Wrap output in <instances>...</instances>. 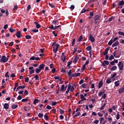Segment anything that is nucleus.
Here are the masks:
<instances>
[{"mask_svg": "<svg viewBox=\"0 0 124 124\" xmlns=\"http://www.w3.org/2000/svg\"><path fill=\"white\" fill-rule=\"evenodd\" d=\"M117 65L118 66L119 70L122 71L124 70V62H119Z\"/></svg>", "mask_w": 124, "mask_h": 124, "instance_id": "f257e3e1", "label": "nucleus"}, {"mask_svg": "<svg viewBox=\"0 0 124 124\" xmlns=\"http://www.w3.org/2000/svg\"><path fill=\"white\" fill-rule=\"evenodd\" d=\"M8 61V58L5 57V56L3 55L0 59V62H6Z\"/></svg>", "mask_w": 124, "mask_h": 124, "instance_id": "f03ea898", "label": "nucleus"}, {"mask_svg": "<svg viewBox=\"0 0 124 124\" xmlns=\"http://www.w3.org/2000/svg\"><path fill=\"white\" fill-rule=\"evenodd\" d=\"M62 27L61 25H58L55 27H54V25H52L50 27H48V29H51V30H57V29H59V28H61Z\"/></svg>", "mask_w": 124, "mask_h": 124, "instance_id": "7ed1b4c3", "label": "nucleus"}, {"mask_svg": "<svg viewBox=\"0 0 124 124\" xmlns=\"http://www.w3.org/2000/svg\"><path fill=\"white\" fill-rule=\"evenodd\" d=\"M72 71L71 70H69V72L68 73V76L69 77V79L71 80V79H72L73 78V74H72Z\"/></svg>", "mask_w": 124, "mask_h": 124, "instance_id": "20e7f679", "label": "nucleus"}, {"mask_svg": "<svg viewBox=\"0 0 124 124\" xmlns=\"http://www.w3.org/2000/svg\"><path fill=\"white\" fill-rule=\"evenodd\" d=\"M102 66L105 67L106 65H109V61L105 60L101 62Z\"/></svg>", "mask_w": 124, "mask_h": 124, "instance_id": "39448f33", "label": "nucleus"}, {"mask_svg": "<svg viewBox=\"0 0 124 124\" xmlns=\"http://www.w3.org/2000/svg\"><path fill=\"white\" fill-rule=\"evenodd\" d=\"M89 40H90L92 42H94V41H95V39H94V37H93V34H90Z\"/></svg>", "mask_w": 124, "mask_h": 124, "instance_id": "423d86ee", "label": "nucleus"}, {"mask_svg": "<svg viewBox=\"0 0 124 124\" xmlns=\"http://www.w3.org/2000/svg\"><path fill=\"white\" fill-rule=\"evenodd\" d=\"M29 70H30V74H33L34 73V70L33 69V67H29Z\"/></svg>", "mask_w": 124, "mask_h": 124, "instance_id": "0eeeda50", "label": "nucleus"}, {"mask_svg": "<svg viewBox=\"0 0 124 124\" xmlns=\"http://www.w3.org/2000/svg\"><path fill=\"white\" fill-rule=\"evenodd\" d=\"M110 47L108 46L105 50V52H103V54L104 56H106V55L108 54V51H109V50H110Z\"/></svg>", "mask_w": 124, "mask_h": 124, "instance_id": "6e6552de", "label": "nucleus"}, {"mask_svg": "<svg viewBox=\"0 0 124 124\" xmlns=\"http://www.w3.org/2000/svg\"><path fill=\"white\" fill-rule=\"evenodd\" d=\"M124 93V85H123V87L120 88L119 90V93L121 94V93Z\"/></svg>", "mask_w": 124, "mask_h": 124, "instance_id": "1a4fd4ad", "label": "nucleus"}, {"mask_svg": "<svg viewBox=\"0 0 124 124\" xmlns=\"http://www.w3.org/2000/svg\"><path fill=\"white\" fill-rule=\"evenodd\" d=\"M34 24L36 25V29H40L41 28V25L38 22L35 21L34 22Z\"/></svg>", "mask_w": 124, "mask_h": 124, "instance_id": "9d476101", "label": "nucleus"}, {"mask_svg": "<svg viewBox=\"0 0 124 124\" xmlns=\"http://www.w3.org/2000/svg\"><path fill=\"white\" fill-rule=\"evenodd\" d=\"M103 86V80H101L98 83V89H100Z\"/></svg>", "mask_w": 124, "mask_h": 124, "instance_id": "9b49d317", "label": "nucleus"}, {"mask_svg": "<svg viewBox=\"0 0 124 124\" xmlns=\"http://www.w3.org/2000/svg\"><path fill=\"white\" fill-rule=\"evenodd\" d=\"M38 67L41 70H42V69H44V68L45 67V64L43 63L41 64Z\"/></svg>", "mask_w": 124, "mask_h": 124, "instance_id": "f8f14e48", "label": "nucleus"}, {"mask_svg": "<svg viewBox=\"0 0 124 124\" xmlns=\"http://www.w3.org/2000/svg\"><path fill=\"white\" fill-rule=\"evenodd\" d=\"M16 35L17 38H20L21 37V31H18L16 32Z\"/></svg>", "mask_w": 124, "mask_h": 124, "instance_id": "ddd939ff", "label": "nucleus"}, {"mask_svg": "<svg viewBox=\"0 0 124 124\" xmlns=\"http://www.w3.org/2000/svg\"><path fill=\"white\" fill-rule=\"evenodd\" d=\"M117 69H118V67H117V66H113L110 69V70L111 71H115V70H117Z\"/></svg>", "mask_w": 124, "mask_h": 124, "instance_id": "4468645a", "label": "nucleus"}, {"mask_svg": "<svg viewBox=\"0 0 124 124\" xmlns=\"http://www.w3.org/2000/svg\"><path fill=\"white\" fill-rule=\"evenodd\" d=\"M3 108L6 109H9V104L5 103L3 105Z\"/></svg>", "mask_w": 124, "mask_h": 124, "instance_id": "2eb2a0df", "label": "nucleus"}, {"mask_svg": "<svg viewBox=\"0 0 124 124\" xmlns=\"http://www.w3.org/2000/svg\"><path fill=\"white\" fill-rule=\"evenodd\" d=\"M81 75V73H75L74 74H73V77H78Z\"/></svg>", "mask_w": 124, "mask_h": 124, "instance_id": "dca6fc26", "label": "nucleus"}, {"mask_svg": "<svg viewBox=\"0 0 124 124\" xmlns=\"http://www.w3.org/2000/svg\"><path fill=\"white\" fill-rule=\"evenodd\" d=\"M79 60V56H76L73 60V62H77Z\"/></svg>", "mask_w": 124, "mask_h": 124, "instance_id": "f3484780", "label": "nucleus"}, {"mask_svg": "<svg viewBox=\"0 0 124 124\" xmlns=\"http://www.w3.org/2000/svg\"><path fill=\"white\" fill-rule=\"evenodd\" d=\"M122 54V51H119L118 53H116V56H115V58H117L119 59L121 57V55Z\"/></svg>", "mask_w": 124, "mask_h": 124, "instance_id": "a211bd4d", "label": "nucleus"}, {"mask_svg": "<svg viewBox=\"0 0 124 124\" xmlns=\"http://www.w3.org/2000/svg\"><path fill=\"white\" fill-rule=\"evenodd\" d=\"M53 25H59V20H54L52 21Z\"/></svg>", "mask_w": 124, "mask_h": 124, "instance_id": "6ab92c4d", "label": "nucleus"}, {"mask_svg": "<svg viewBox=\"0 0 124 124\" xmlns=\"http://www.w3.org/2000/svg\"><path fill=\"white\" fill-rule=\"evenodd\" d=\"M119 44H120V42H119V41H116L115 43H114L112 45V47H116V46L119 45Z\"/></svg>", "mask_w": 124, "mask_h": 124, "instance_id": "aec40b11", "label": "nucleus"}, {"mask_svg": "<svg viewBox=\"0 0 124 124\" xmlns=\"http://www.w3.org/2000/svg\"><path fill=\"white\" fill-rule=\"evenodd\" d=\"M61 61H62L63 62H65V61H66V56H61Z\"/></svg>", "mask_w": 124, "mask_h": 124, "instance_id": "412c9836", "label": "nucleus"}, {"mask_svg": "<svg viewBox=\"0 0 124 124\" xmlns=\"http://www.w3.org/2000/svg\"><path fill=\"white\" fill-rule=\"evenodd\" d=\"M124 4V1L122 0L119 2V3L118 4V6H122Z\"/></svg>", "mask_w": 124, "mask_h": 124, "instance_id": "4be33fe9", "label": "nucleus"}, {"mask_svg": "<svg viewBox=\"0 0 124 124\" xmlns=\"http://www.w3.org/2000/svg\"><path fill=\"white\" fill-rule=\"evenodd\" d=\"M79 116H81L80 112H78L75 115H74L73 118H76V117H78Z\"/></svg>", "mask_w": 124, "mask_h": 124, "instance_id": "5701e85b", "label": "nucleus"}, {"mask_svg": "<svg viewBox=\"0 0 124 124\" xmlns=\"http://www.w3.org/2000/svg\"><path fill=\"white\" fill-rule=\"evenodd\" d=\"M81 87L84 89H88V84L84 83L81 85Z\"/></svg>", "mask_w": 124, "mask_h": 124, "instance_id": "b1692460", "label": "nucleus"}, {"mask_svg": "<svg viewBox=\"0 0 124 124\" xmlns=\"http://www.w3.org/2000/svg\"><path fill=\"white\" fill-rule=\"evenodd\" d=\"M16 108H18V105L13 104L12 105V109H16Z\"/></svg>", "mask_w": 124, "mask_h": 124, "instance_id": "393cba45", "label": "nucleus"}, {"mask_svg": "<svg viewBox=\"0 0 124 124\" xmlns=\"http://www.w3.org/2000/svg\"><path fill=\"white\" fill-rule=\"evenodd\" d=\"M113 43H114V42L113 41V39H111L108 43V45L109 46H111L112 45V44H113Z\"/></svg>", "mask_w": 124, "mask_h": 124, "instance_id": "a878e982", "label": "nucleus"}, {"mask_svg": "<svg viewBox=\"0 0 124 124\" xmlns=\"http://www.w3.org/2000/svg\"><path fill=\"white\" fill-rule=\"evenodd\" d=\"M34 78H35V81H39V77L38 76V75H36Z\"/></svg>", "mask_w": 124, "mask_h": 124, "instance_id": "bb28decb", "label": "nucleus"}, {"mask_svg": "<svg viewBox=\"0 0 124 124\" xmlns=\"http://www.w3.org/2000/svg\"><path fill=\"white\" fill-rule=\"evenodd\" d=\"M65 88H64V85H62L61 88V92H64Z\"/></svg>", "mask_w": 124, "mask_h": 124, "instance_id": "cd10ccee", "label": "nucleus"}, {"mask_svg": "<svg viewBox=\"0 0 124 124\" xmlns=\"http://www.w3.org/2000/svg\"><path fill=\"white\" fill-rule=\"evenodd\" d=\"M41 71V70H40V69L39 68H36L35 69V72L36 73H37V74H39V73Z\"/></svg>", "mask_w": 124, "mask_h": 124, "instance_id": "c85d7f7f", "label": "nucleus"}, {"mask_svg": "<svg viewBox=\"0 0 124 124\" xmlns=\"http://www.w3.org/2000/svg\"><path fill=\"white\" fill-rule=\"evenodd\" d=\"M116 75H117V73H116V72H114V73H113V74L112 75H111V79H113L114 78H115V77H116Z\"/></svg>", "mask_w": 124, "mask_h": 124, "instance_id": "c756f323", "label": "nucleus"}, {"mask_svg": "<svg viewBox=\"0 0 124 124\" xmlns=\"http://www.w3.org/2000/svg\"><path fill=\"white\" fill-rule=\"evenodd\" d=\"M26 39H31V36L30 35H27L25 36Z\"/></svg>", "mask_w": 124, "mask_h": 124, "instance_id": "7c9ffc66", "label": "nucleus"}, {"mask_svg": "<svg viewBox=\"0 0 124 124\" xmlns=\"http://www.w3.org/2000/svg\"><path fill=\"white\" fill-rule=\"evenodd\" d=\"M32 32H33L34 33H35L36 32H38L39 31L38 29H33L31 30Z\"/></svg>", "mask_w": 124, "mask_h": 124, "instance_id": "2f4dec72", "label": "nucleus"}, {"mask_svg": "<svg viewBox=\"0 0 124 124\" xmlns=\"http://www.w3.org/2000/svg\"><path fill=\"white\" fill-rule=\"evenodd\" d=\"M58 48H55V46L53 47V52H54V53H55V54H56L57 53V52H58Z\"/></svg>", "mask_w": 124, "mask_h": 124, "instance_id": "473e14b6", "label": "nucleus"}, {"mask_svg": "<svg viewBox=\"0 0 124 124\" xmlns=\"http://www.w3.org/2000/svg\"><path fill=\"white\" fill-rule=\"evenodd\" d=\"M119 82H120V81L118 80L117 81H115L114 82L115 87H119V86L120 85V83H119Z\"/></svg>", "mask_w": 124, "mask_h": 124, "instance_id": "72a5a7b5", "label": "nucleus"}, {"mask_svg": "<svg viewBox=\"0 0 124 124\" xmlns=\"http://www.w3.org/2000/svg\"><path fill=\"white\" fill-rule=\"evenodd\" d=\"M80 98L81 99H83V100H87V99L85 98L84 95L82 94H80Z\"/></svg>", "mask_w": 124, "mask_h": 124, "instance_id": "f704fd0d", "label": "nucleus"}, {"mask_svg": "<svg viewBox=\"0 0 124 124\" xmlns=\"http://www.w3.org/2000/svg\"><path fill=\"white\" fill-rule=\"evenodd\" d=\"M106 83H107V84H110V83H112V80H111V79L108 78L106 80Z\"/></svg>", "mask_w": 124, "mask_h": 124, "instance_id": "c9c22d12", "label": "nucleus"}, {"mask_svg": "<svg viewBox=\"0 0 124 124\" xmlns=\"http://www.w3.org/2000/svg\"><path fill=\"white\" fill-rule=\"evenodd\" d=\"M27 101H29V99H28V97L26 98H24L22 99L21 102H26Z\"/></svg>", "mask_w": 124, "mask_h": 124, "instance_id": "e433bc0d", "label": "nucleus"}, {"mask_svg": "<svg viewBox=\"0 0 124 124\" xmlns=\"http://www.w3.org/2000/svg\"><path fill=\"white\" fill-rule=\"evenodd\" d=\"M87 51H91L92 50V46H89L86 47Z\"/></svg>", "mask_w": 124, "mask_h": 124, "instance_id": "4c0bfd02", "label": "nucleus"}, {"mask_svg": "<svg viewBox=\"0 0 124 124\" xmlns=\"http://www.w3.org/2000/svg\"><path fill=\"white\" fill-rule=\"evenodd\" d=\"M99 18H100L99 16L96 15L94 17V20H96L98 21V20H99Z\"/></svg>", "mask_w": 124, "mask_h": 124, "instance_id": "58836bf2", "label": "nucleus"}, {"mask_svg": "<svg viewBox=\"0 0 124 124\" xmlns=\"http://www.w3.org/2000/svg\"><path fill=\"white\" fill-rule=\"evenodd\" d=\"M105 93V91H104L103 92H99L98 93L99 96H101V95H102L103 94V93Z\"/></svg>", "mask_w": 124, "mask_h": 124, "instance_id": "ea45409f", "label": "nucleus"}, {"mask_svg": "<svg viewBox=\"0 0 124 124\" xmlns=\"http://www.w3.org/2000/svg\"><path fill=\"white\" fill-rule=\"evenodd\" d=\"M82 39H83V35H81L79 37V38L78 39V41L80 42L82 41Z\"/></svg>", "mask_w": 124, "mask_h": 124, "instance_id": "a19ab883", "label": "nucleus"}, {"mask_svg": "<svg viewBox=\"0 0 124 124\" xmlns=\"http://www.w3.org/2000/svg\"><path fill=\"white\" fill-rule=\"evenodd\" d=\"M118 34H119V35H122L124 37V32L119 31L118 32Z\"/></svg>", "mask_w": 124, "mask_h": 124, "instance_id": "79ce46f5", "label": "nucleus"}, {"mask_svg": "<svg viewBox=\"0 0 124 124\" xmlns=\"http://www.w3.org/2000/svg\"><path fill=\"white\" fill-rule=\"evenodd\" d=\"M117 52V50H115V51L112 53V55H113V57H115V58H116V57H117V56H116Z\"/></svg>", "mask_w": 124, "mask_h": 124, "instance_id": "37998d69", "label": "nucleus"}, {"mask_svg": "<svg viewBox=\"0 0 124 124\" xmlns=\"http://www.w3.org/2000/svg\"><path fill=\"white\" fill-rule=\"evenodd\" d=\"M17 9H18V6H17V5H16L14 6V7L13 9V10L16 11V10H17Z\"/></svg>", "mask_w": 124, "mask_h": 124, "instance_id": "c03bdc74", "label": "nucleus"}, {"mask_svg": "<svg viewBox=\"0 0 124 124\" xmlns=\"http://www.w3.org/2000/svg\"><path fill=\"white\" fill-rule=\"evenodd\" d=\"M49 6H50V7H51V8H55V7H56V6H55V5H54L53 4H52L51 3H49Z\"/></svg>", "mask_w": 124, "mask_h": 124, "instance_id": "a18cd8bd", "label": "nucleus"}, {"mask_svg": "<svg viewBox=\"0 0 124 124\" xmlns=\"http://www.w3.org/2000/svg\"><path fill=\"white\" fill-rule=\"evenodd\" d=\"M9 31L10 32H14V31H15V29H12L11 28H10L9 29Z\"/></svg>", "mask_w": 124, "mask_h": 124, "instance_id": "49530a36", "label": "nucleus"}, {"mask_svg": "<svg viewBox=\"0 0 124 124\" xmlns=\"http://www.w3.org/2000/svg\"><path fill=\"white\" fill-rule=\"evenodd\" d=\"M38 99H35L33 101V104L35 105V104H36V103H38Z\"/></svg>", "mask_w": 124, "mask_h": 124, "instance_id": "de8ad7c7", "label": "nucleus"}, {"mask_svg": "<svg viewBox=\"0 0 124 124\" xmlns=\"http://www.w3.org/2000/svg\"><path fill=\"white\" fill-rule=\"evenodd\" d=\"M8 74H9V72H7L5 75V77H6V78H9V75H8Z\"/></svg>", "mask_w": 124, "mask_h": 124, "instance_id": "09e8293b", "label": "nucleus"}, {"mask_svg": "<svg viewBox=\"0 0 124 124\" xmlns=\"http://www.w3.org/2000/svg\"><path fill=\"white\" fill-rule=\"evenodd\" d=\"M29 80H30V78H29V77L25 78V82L26 83H28L29 82Z\"/></svg>", "mask_w": 124, "mask_h": 124, "instance_id": "8fccbe9b", "label": "nucleus"}, {"mask_svg": "<svg viewBox=\"0 0 124 124\" xmlns=\"http://www.w3.org/2000/svg\"><path fill=\"white\" fill-rule=\"evenodd\" d=\"M30 61H35V56H32L31 58L30 59Z\"/></svg>", "mask_w": 124, "mask_h": 124, "instance_id": "3c124183", "label": "nucleus"}, {"mask_svg": "<svg viewBox=\"0 0 124 124\" xmlns=\"http://www.w3.org/2000/svg\"><path fill=\"white\" fill-rule=\"evenodd\" d=\"M46 109H48V110H51V109H52V107H51V106L48 105L46 107Z\"/></svg>", "mask_w": 124, "mask_h": 124, "instance_id": "603ef678", "label": "nucleus"}, {"mask_svg": "<svg viewBox=\"0 0 124 124\" xmlns=\"http://www.w3.org/2000/svg\"><path fill=\"white\" fill-rule=\"evenodd\" d=\"M43 116H44L43 114H41V113H39V114H38V116L39 118H43Z\"/></svg>", "mask_w": 124, "mask_h": 124, "instance_id": "864d4df0", "label": "nucleus"}, {"mask_svg": "<svg viewBox=\"0 0 124 124\" xmlns=\"http://www.w3.org/2000/svg\"><path fill=\"white\" fill-rule=\"evenodd\" d=\"M112 60H114V56H113V55H111L109 57V61H112Z\"/></svg>", "mask_w": 124, "mask_h": 124, "instance_id": "5fc2aeb1", "label": "nucleus"}, {"mask_svg": "<svg viewBox=\"0 0 124 124\" xmlns=\"http://www.w3.org/2000/svg\"><path fill=\"white\" fill-rule=\"evenodd\" d=\"M75 39H73V41H72V46H74V45H75Z\"/></svg>", "mask_w": 124, "mask_h": 124, "instance_id": "6e6d98bb", "label": "nucleus"}, {"mask_svg": "<svg viewBox=\"0 0 124 124\" xmlns=\"http://www.w3.org/2000/svg\"><path fill=\"white\" fill-rule=\"evenodd\" d=\"M60 113L62 115L64 114V111L63 110H62V108H60Z\"/></svg>", "mask_w": 124, "mask_h": 124, "instance_id": "4d7b16f0", "label": "nucleus"}, {"mask_svg": "<svg viewBox=\"0 0 124 124\" xmlns=\"http://www.w3.org/2000/svg\"><path fill=\"white\" fill-rule=\"evenodd\" d=\"M21 99H22V96L19 95L17 96V100H21Z\"/></svg>", "mask_w": 124, "mask_h": 124, "instance_id": "13d9d810", "label": "nucleus"}, {"mask_svg": "<svg viewBox=\"0 0 124 124\" xmlns=\"http://www.w3.org/2000/svg\"><path fill=\"white\" fill-rule=\"evenodd\" d=\"M28 94H29V92H28V91L27 90H26L24 91V95H28Z\"/></svg>", "mask_w": 124, "mask_h": 124, "instance_id": "bf43d9fd", "label": "nucleus"}, {"mask_svg": "<svg viewBox=\"0 0 124 124\" xmlns=\"http://www.w3.org/2000/svg\"><path fill=\"white\" fill-rule=\"evenodd\" d=\"M13 44H14V42H11L10 44H9L8 46H10V47H11L13 46Z\"/></svg>", "mask_w": 124, "mask_h": 124, "instance_id": "052dcab7", "label": "nucleus"}, {"mask_svg": "<svg viewBox=\"0 0 124 124\" xmlns=\"http://www.w3.org/2000/svg\"><path fill=\"white\" fill-rule=\"evenodd\" d=\"M31 5H28L27 9V11H29V10H31Z\"/></svg>", "mask_w": 124, "mask_h": 124, "instance_id": "680f3d73", "label": "nucleus"}, {"mask_svg": "<svg viewBox=\"0 0 124 124\" xmlns=\"http://www.w3.org/2000/svg\"><path fill=\"white\" fill-rule=\"evenodd\" d=\"M44 118H45L46 121H48V116H47V115L45 114L44 115Z\"/></svg>", "mask_w": 124, "mask_h": 124, "instance_id": "e2e57ef3", "label": "nucleus"}, {"mask_svg": "<svg viewBox=\"0 0 124 124\" xmlns=\"http://www.w3.org/2000/svg\"><path fill=\"white\" fill-rule=\"evenodd\" d=\"M85 12H86V9H83L82 11H81V14H83V13H85Z\"/></svg>", "mask_w": 124, "mask_h": 124, "instance_id": "0e129e2a", "label": "nucleus"}, {"mask_svg": "<svg viewBox=\"0 0 124 124\" xmlns=\"http://www.w3.org/2000/svg\"><path fill=\"white\" fill-rule=\"evenodd\" d=\"M109 62L111 65H115V62L114 61L112 62Z\"/></svg>", "mask_w": 124, "mask_h": 124, "instance_id": "69168bd1", "label": "nucleus"}, {"mask_svg": "<svg viewBox=\"0 0 124 124\" xmlns=\"http://www.w3.org/2000/svg\"><path fill=\"white\" fill-rule=\"evenodd\" d=\"M16 75H15V74L14 73H13L11 75V78H14L15 77H16Z\"/></svg>", "mask_w": 124, "mask_h": 124, "instance_id": "338daca9", "label": "nucleus"}, {"mask_svg": "<svg viewBox=\"0 0 124 124\" xmlns=\"http://www.w3.org/2000/svg\"><path fill=\"white\" fill-rule=\"evenodd\" d=\"M74 91V86H73L72 87H71L70 92H72Z\"/></svg>", "mask_w": 124, "mask_h": 124, "instance_id": "774afa93", "label": "nucleus"}]
</instances>
